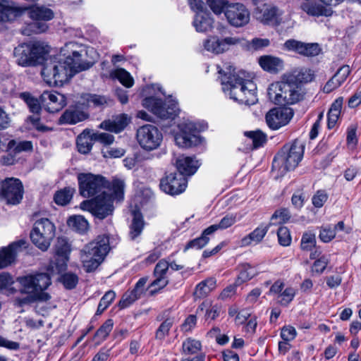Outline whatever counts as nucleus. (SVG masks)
<instances>
[{"instance_id": "nucleus-18", "label": "nucleus", "mask_w": 361, "mask_h": 361, "mask_svg": "<svg viewBox=\"0 0 361 361\" xmlns=\"http://www.w3.org/2000/svg\"><path fill=\"white\" fill-rule=\"evenodd\" d=\"M293 116L290 108H274L266 114L267 126L272 130H278L287 125Z\"/></svg>"}, {"instance_id": "nucleus-43", "label": "nucleus", "mask_w": 361, "mask_h": 361, "mask_svg": "<svg viewBox=\"0 0 361 361\" xmlns=\"http://www.w3.org/2000/svg\"><path fill=\"white\" fill-rule=\"evenodd\" d=\"M48 28V25L40 20H34L22 30V33L25 35L30 36L32 34H39L45 32Z\"/></svg>"}, {"instance_id": "nucleus-48", "label": "nucleus", "mask_w": 361, "mask_h": 361, "mask_svg": "<svg viewBox=\"0 0 361 361\" xmlns=\"http://www.w3.org/2000/svg\"><path fill=\"white\" fill-rule=\"evenodd\" d=\"M315 233L307 231H305L301 238L300 248L303 251H311L316 246Z\"/></svg>"}, {"instance_id": "nucleus-54", "label": "nucleus", "mask_w": 361, "mask_h": 361, "mask_svg": "<svg viewBox=\"0 0 361 361\" xmlns=\"http://www.w3.org/2000/svg\"><path fill=\"white\" fill-rule=\"evenodd\" d=\"M279 243L284 247L289 246L291 243V235L289 229L285 226H281L277 231Z\"/></svg>"}, {"instance_id": "nucleus-44", "label": "nucleus", "mask_w": 361, "mask_h": 361, "mask_svg": "<svg viewBox=\"0 0 361 361\" xmlns=\"http://www.w3.org/2000/svg\"><path fill=\"white\" fill-rule=\"evenodd\" d=\"M257 274V270L256 267H252L249 264H242L236 283L240 284V283L247 281Z\"/></svg>"}, {"instance_id": "nucleus-13", "label": "nucleus", "mask_w": 361, "mask_h": 361, "mask_svg": "<svg viewBox=\"0 0 361 361\" xmlns=\"http://www.w3.org/2000/svg\"><path fill=\"white\" fill-rule=\"evenodd\" d=\"M136 137L141 148L147 152L157 149L163 140L161 131L150 124L140 127L137 130Z\"/></svg>"}, {"instance_id": "nucleus-40", "label": "nucleus", "mask_w": 361, "mask_h": 361, "mask_svg": "<svg viewBox=\"0 0 361 361\" xmlns=\"http://www.w3.org/2000/svg\"><path fill=\"white\" fill-rule=\"evenodd\" d=\"M202 350V343L193 338H186L182 344V353L186 355L197 354Z\"/></svg>"}, {"instance_id": "nucleus-3", "label": "nucleus", "mask_w": 361, "mask_h": 361, "mask_svg": "<svg viewBox=\"0 0 361 361\" xmlns=\"http://www.w3.org/2000/svg\"><path fill=\"white\" fill-rule=\"evenodd\" d=\"M223 91L229 97L245 105H252L257 101L256 85L251 80L245 78V71L235 73V68L226 65L224 69H220Z\"/></svg>"}, {"instance_id": "nucleus-12", "label": "nucleus", "mask_w": 361, "mask_h": 361, "mask_svg": "<svg viewBox=\"0 0 361 361\" xmlns=\"http://www.w3.org/2000/svg\"><path fill=\"white\" fill-rule=\"evenodd\" d=\"M79 190L82 196L90 197L102 193L107 181L100 176L90 173H82L78 175Z\"/></svg>"}, {"instance_id": "nucleus-25", "label": "nucleus", "mask_w": 361, "mask_h": 361, "mask_svg": "<svg viewBox=\"0 0 361 361\" xmlns=\"http://www.w3.org/2000/svg\"><path fill=\"white\" fill-rule=\"evenodd\" d=\"M351 69L348 65H343L340 67L335 74L326 82L323 87V91L330 93L338 88L348 78L350 74Z\"/></svg>"}, {"instance_id": "nucleus-30", "label": "nucleus", "mask_w": 361, "mask_h": 361, "mask_svg": "<svg viewBox=\"0 0 361 361\" xmlns=\"http://www.w3.org/2000/svg\"><path fill=\"white\" fill-rule=\"evenodd\" d=\"M128 123L129 118L128 116L121 114L112 121L108 120L103 121L100 123L99 128L117 133L122 131L127 126Z\"/></svg>"}, {"instance_id": "nucleus-19", "label": "nucleus", "mask_w": 361, "mask_h": 361, "mask_svg": "<svg viewBox=\"0 0 361 361\" xmlns=\"http://www.w3.org/2000/svg\"><path fill=\"white\" fill-rule=\"evenodd\" d=\"M283 47L289 51H294L306 57L319 55L322 49L317 43H305L295 39H288L283 44Z\"/></svg>"}, {"instance_id": "nucleus-28", "label": "nucleus", "mask_w": 361, "mask_h": 361, "mask_svg": "<svg viewBox=\"0 0 361 361\" xmlns=\"http://www.w3.org/2000/svg\"><path fill=\"white\" fill-rule=\"evenodd\" d=\"M269 228V225L261 224L257 227L250 233L243 238L240 245L241 247H246L254 244L259 243L266 235Z\"/></svg>"}, {"instance_id": "nucleus-63", "label": "nucleus", "mask_w": 361, "mask_h": 361, "mask_svg": "<svg viewBox=\"0 0 361 361\" xmlns=\"http://www.w3.org/2000/svg\"><path fill=\"white\" fill-rule=\"evenodd\" d=\"M155 279L151 283L149 288H153L151 291L152 293L157 292L160 289L164 288L169 283L167 277L164 276H154Z\"/></svg>"}, {"instance_id": "nucleus-57", "label": "nucleus", "mask_w": 361, "mask_h": 361, "mask_svg": "<svg viewBox=\"0 0 361 361\" xmlns=\"http://www.w3.org/2000/svg\"><path fill=\"white\" fill-rule=\"evenodd\" d=\"M245 135L252 140L255 148L262 146L266 141V136L260 131L246 132Z\"/></svg>"}, {"instance_id": "nucleus-61", "label": "nucleus", "mask_w": 361, "mask_h": 361, "mask_svg": "<svg viewBox=\"0 0 361 361\" xmlns=\"http://www.w3.org/2000/svg\"><path fill=\"white\" fill-rule=\"evenodd\" d=\"M169 268V262L166 259H161L155 266L154 270V276H166V273Z\"/></svg>"}, {"instance_id": "nucleus-27", "label": "nucleus", "mask_w": 361, "mask_h": 361, "mask_svg": "<svg viewBox=\"0 0 361 361\" xmlns=\"http://www.w3.org/2000/svg\"><path fill=\"white\" fill-rule=\"evenodd\" d=\"M200 164L192 157L180 156L176 160V167L179 173L183 176H191L197 170Z\"/></svg>"}, {"instance_id": "nucleus-46", "label": "nucleus", "mask_w": 361, "mask_h": 361, "mask_svg": "<svg viewBox=\"0 0 361 361\" xmlns=\"http://www.w3.org/2000/svg\"><path fill=\"white\" fill-rule=\"evenodd\" d=\"M67 223L70 227L80 233L87 231L89 226L87 221L80 215L71 216Z\"/></svg>"}, {"instance_id": "nucleus-35", "label": "nucleus", "mask_w": 361, "mask_h": 361, "mask_svg": "<svg viewBox=\"0 0 361 361\" xmlns=\"http://www.w3.org/2000/svg\"><path fill=\"white\" fill-rule=\"evenodd\" d=\"M216 281L214 278H209L200 282L195 287L194 297L196 299L207 297L216 288Z\"/></svg>"}, {"instance_id": "nucleus-11", "label": "nucleus", "mask_w": 361, "mask_h": 361, "mask_svg": "<svg viewBox=\"0 0 361 361\" xmlns=\"http://www.w3.org/2000/svg\"><path fill=\"white\" fill-rule=\"evenodd\" d=\"M142 106L161 119H173L178 114L177 102L169 99L164 103L156 97H148L142 100Z\"/></svg>"}, {"instance_id": "nucleus-14", "label": "nucleus", "mask_w": 361, "mask_h": 361, "mask_svg": "<svg viewBox=\"0 0 361 361\" xmlns=\"http://www.w3.org/2000/svg\"><path fill=\"white\" fill-rule=\"evenodd\" d=\"M23 186L18 178H8L0 183V201L7 204L16 205L23 197Z\"/></svg>"}, {"instance_id": "nucleus-62", "label": "nucleus", "mask_w": 361, "mask_h": 361, "mask_svg": "<svg viewBox=\"0 0 361 361\" xmlns=\"http://www.w3.org/2000/svg\"><path fill=\"white\" fill-rule=\"evenodd\" d=\"M103 157L105 158H120L125 154V150L122 148H104L102 150Z\"/></svg>"}, {"instance_id": "nucleus-37", "label": "nucleus", "mask_w": 361, "mask_h": 361, "mask_svg": "<svg viewBox=\"0 0 361 361\" xmlns=\"http://www.w3.org/2000/svg\"><path fill=\"white\" fill-rule=\"evenodd\" d=\"M133 218L130 227L129 236L131 240H135L141 234L145 224L142 215L140 212L133 211Z\"/></svg>"}, {"instance_id": "nucleus-24", "label": "nucleus", "mask_w": 361, "mask_h": 361, "mask_svg": "<svg viewBox=\"0 0 361 361\" xmlns=\"http://www.w3.org/2000/svg\"><path fill=\"white\" fill-rule=\"evenodd\" d=\"M281 13L275 7L270 5H263L258 8L255 12L256 18L266 25H276L281 23Z\"/></svg>"}, {"instance_id": "nucleus-34", "label": "nucleus", "mask_w": 361, "mask_h": 361, "mask_svg": "<svg viewBox=\"0 0 361 361\" xmlns=\"http://www.w3.org/2000/svg\"><path fill=\"white\" fill-rule=\"evenodd\" d=\"M87 117V115L84 111L76 108H70L61 115L60 122L61 123L75 124L84 121Z\"/></svg>"}, {"instance_id": "nucleus-58", "label": "nucleus", "mask_w": 361, "mask_h": 361, "mask_svg": "<svg viewBox=\"0 0 361 361\" xmlns=\"http://www.w3.org/2000/svg\"><path fill=\"white\" fill-rule=\"evenodd\" d=\"M14 280L13 276L6 272L0 274V290H7L13 292V288L11 286L13 284Z\"/></svg>"}, {"instance_id": "nucleus-21", "label": "nucleus", "mask_w": 361, "mask_h": 361, "mask_svg": "<svg viewBox=\"0 0 361 361\" xmlns=\"http://www.w3.org/2000/svg\"><path fill=\"white\" fill-rule=\"evenodd\" d=\"M26 241L19 240L10 244L0 250V269L11 264L16 259L17 254L26 247Z\"/></svg>"}, {"instance_id": "nucleus-22", "label": "nucleus", "mask_w": 361, "mask_h": 361, "mask_svg": "<svg viewBox=\"0 0 361 361\" xmlns=\"http://www.w3.org/2000/svg\"><path fill=\"white\" fill-rule=\"evenodd\" d=\"M26 9V7H20L13 1L0 0V22L13 21Z\"/></svg>"}, {"instance_id": "nucleus-29", "label": "nucleus", "mask_w": 361, "mask_h": 361, "mask_svg": "<svg viewBox=\"0 0 361 361\" xmlns=\"http://www.w3.org/2000/svg\"><path fill=\"white\" fill-rule=\"evenodd\" d=\"M192 24L197 32H206L212 30L214 20L209 12H199L196 13Z\"/></svg>"}, {"instance_id": "nucleus-33", "label": "nucleus", "mask_w": 361, "mask_h": 361, "mask_svg": "<svg viewBox=\"0 0 361 361\" xmlns=\"http://www.w3.org/2000/svg\"><path fill=\"white\" fill-rule=\"evenodd\" d=\"M93 132L91 130L85 129L77 137V147L78 151L82 154H87L93 146Z\"/></svg>"}, {"instance_id": "nucleus-50", "label": "nucleus", "mask_w": 361, "mask_h": 361, "mask_svg": "<svg viewBox=\"0 0 361 361\" xmlns=\"http://www.w3.org/2000/svg\"><path fill=\"white\" fill-rule=\"evenodd\" d=\"M290 215L286 209H280L276 210L271 217L270 222L268 225H278L287 222Z\"/></svg>"}, {"instance_id": "nucleus-7", "label": "nucleus", "mask_w": 361, "mask_h": 361, "mask_svg": "<svg viewBox=\"0 0 361 361\" xmlns=\"http://www.w3.org/2000/svg\"><path fill=\"white\" fill-rule=\"evenodd\" d=\"M303 154L304 146L299 142L285 145L272 163V171L276 173V177H282L288 171L295 169L301 161Z\"/></svg>"}, {"instance_id": "nucleus-56", "label": "nucleus", "mask_w": 361, "mask_h": 361, "mask_svg": "<svg viewBox=\"0 0 361 361\" xmlns=\"http://www.w3.org/2000/svg\"><path fill=\"white\" fill-rule=\"evenodd\" d=\"M61 283L68 289H72L75 287L78 282V277L73 273H66L61 276Z\"/></svg>"}, {"instance_id": "nucleus-51", "label": "nucleus", "mask_w": 361, "mask_h": 361, "mask_svg": "<svg viewBox=\"0 0 361 361\" xmlns=\"http://www.w3.org/2000/svg\"><path fill=\"white\" fill-rule=\"evenodd\" d=\"M114 326L112 319L106 320L102 326L95 333V338L99 340V342L104 341L108 336L109 333L111 331Z\"/></svg>"}, {"instance_id": "nucleus-17", "label": "nucleus", "mask_w": 361, "mask_h": 361, "mask_svg": "<svg viewBox=\"0 0 361 361\" xmlns=\"http://www.w3.org/2000/svg\"><path fill=\"white\" fill-rule=\"evenodd\" d=\"M160 188L166 194L176 195L185 191L187 187V179L181 173H171L162 178L160 182Z\"/></svg>"}, {"instance_id": "nucleus-49", "label": "nucleus", "mask_w": 361, "mask_h": 361, "mask_svg": "<svg viewBox=\"0 0 361 361\" xmlns=\"http://www.w3.org/2000/svg\"><path fill=\"white\" fill-rule=\"evenodd\" d=\"M20 98H22L25 102L27 104V106L30 109V111L34 114V115H37L41 111V105L39 102L35 97H33L28 92H23L20 94Z\"/></svg>"}, {"instance_id": "nucleus-5", "label": "nucleus", "mask_w": 361, "mask_h": 361, "mask_svg": "<svg viewBox=\"0 0 361 361\" xmlns=\"http://www.w3.org/2000/svg\"><path fill=\"white\" fill-rule=\"evenodd\" d=\"M269 99L279 105L294 104L305 96V91L301 84L294 81V78L284 75L282 80L271 83L267 90Z\"/></svg>"}, {"instance_id": "nucleus-20", "label": "nucleus", "mask_w": 361, "mask_h": 361, "mask_svg": "<svg viewBox=\"0 0 361 361\" xmlns=\"http://www.w3.org/2000/svg\"><path fill=\"white\" fill-rule=\"evenodd\" d=\"M39 99L42 105L51 113L59 111L66 104L64 95L54 91H44Z\"/></svg>"}, {"instance_id": "nucleus-2", "label": "nucleus", "mask_w": 361, "mask_h": 361, "mask_svg": "<svg viewBox=\"0 0 361 361\" xmlns=\"http://www.w3.org/2000/svg\"><path fill=\"white\" fill-rule=\"evenodd\" d=\"M55 252L56 258L54 262H50L48 274L39 273L17 278V282L20 284V295L15 298L14 305L24 307L49 300L50 295L44 290L51 284V276L61 274L67 269L71 247L66 238H58Z\"/></svg>"}, {"instance_id": "nucleus-15", "label": "nucleus", "mask_w": 361, "mask_h": 361, "mask_svg": "<svg viewBox=\"0 0 361 361\" xmlns=\"http://www.w3.org/2000/svg\"><path fill=\"white\" fill-rule=\"evenodd\" d=\"M240 43V39L235 37H226L223 39L211 35L203 40L204 50L213 54H220L228 51L231 46Z\"/></svg>"}, {"instance_id": "nucleus-26", "label": "nucleus", "mask_w": 361, "mask_h": 361, "mask_svg": "<svg viewBox=\"0 0 361 361\" xmlns=\"http://www.w3.org/2000/svg\"><path fill=\"white\" fill-rule=\"evenodd\" d=\"M300 8L307 14L312 16H330L332 14L331 8L317 3L316 0L302 1Z\"/></svg>"}, {"instance_id": "nucleus-39", "label": "nucleus", "mask_w": 361, "mask_h": 361, "mask_svg": "<svg viewBox=\"0 0 361 361\" xmlns=\"http://www.w3.org/2000/svg\"><path fill=\"white\" fill-rule=\"evenodd\" d=\"M205 310V320H214L219 315L220 308L218 305H213L209 300H205L197 307L196 312L200 313Z\"/></svg>"}, {"instance_id": "nucleus-23", "label": "nucleus", "mask_w": 361, "mask_h": 361, "mask_svg": "<svg viewBox=\"0 0 361 361\" xmlns=\"http://www.w3.org/2000/svg\"><path fill=\"white\" fill-rule=\"evenodd\" d=\"M147 280V277H142L140 279L132 290L127 291L123 294L119 302V306L121 308H126L133 303L135 300L140 298L147 290L145 286Z\"/></svg>"}, {"instance_id": "nucleus-6", "label": "nucleus", "mask_w": 361, "mask_h": 361, "mask_svg": "<svg viewBox=\"0 0 361 361\" xmlns=\"http://www.w3.org/2000/svg\"><path fill=\"white\" fill-rule=\"evenodd\" d=\"M110 250L109 238L99 235L87 243L80 252L82 267L87 273L94 271L103 262Z\"/></svg>"}, {"instance_id": "nucleus-32", "label": "nucleus", "mask_w": 361, "mask_h": 361, "mask_svg": "<svg viewBox=\"0 0 361 361\" xmlns=\"http://www.w3.org/2000/svg\"><path fill=\"white\" fill-rule=\"evenodd\" d=\"M262 68L270 73H277L283 69V63L281 59L272 56H262L259 59Z\"/></svg>"}, {"instance_id": "nucleus-38", "label": "nucleus", "mask_w": 361, "mask_h": 361, "mask_svg": "<svg viewBox=\"0 0 361 361\" xmlns=\"http://www.w3.org/2000/svg\"><path fill=\"white\" fill-rule=\"evenodd\" d=\"M110 78L118 80L123 86L130 88L134 85V79L127 71L118 68L110 72Z\"/></svg>"}, {"instance_id": "nucleus-4", "label": "nucleus", "mask_w": 361, "mask_h": 361, "mask_svg": "<svg viewBox=\"0 0 361 361\" xmlns=\"http://www.w3.org/2000/svg\"><path fill=\"white\" fill-rule=\"evenodd\" d=\"M126 183L123 179L115 178L108 185L110 195L103 190L92 200H85L80 203V207L84 211L91 212L100 219L106 218L114 211L113 201L121 202L124 199Z\"/></svg>"}, {"instance_id": "nucleus-16", "label": "nucleus", "mask_w": 361, "mask_h": 361, "mask_svg": "<svg viewBox=\"0 0 361 361\" xmlns=\"http://www.w3.org/2000/svg\"><path fill=\"white\" fill-rule=\"evenodd\" d=\"M223 11L228 21L233 26L242 27L250 20V12L242 4H228L224 6Z\"/></svg>"}, {"instance_id": "nucleus-36", "label": "nucleus", "mask_w": 361, "mask_h": 361, "mask_svg": "<svg viewBox=\"0 0 361 361\" xmlns=\"http://www.w3.org/2000/svg\"><path fill=\"white\" fill-rule=\"evenodd\" d=\"M343 97H338L331 104L328 112V127L332 128L337 123L343 107Z\"/></svg>"}, {"instance_id": "nucleus-8", "label": "nucleus", "mask_w": 361, "mask_h": 361, "mask_svg": "<svg viewBox=\"0 0 361 361\" xmlns=\"http://www.w3.org/2000/svg\"><path fill=\"white\" fill-rule=\"evenodd\" d=\"M48 51V47L40 42L22 43L14 49L13 56L19 66H32L41 63Z\"/></svg>"}, {"instance_id": "nucleus-60", "label": "nucleus", "mask_w": 361, "mask_h": 361, "mask_svg": "<svg viewBox=\"0 0 361 361\" xmlns=\"http://www.w3.org/2000/svg\"><path fill=\"white\" fill-rule=\"evenodd\" d=\"M93 139L104 145H110L114 142V136L109 133H94Z\"/></svg>"}, {"instance_id": "nucleus-47", "label": "nucleus", "mask_w": 361, "mask_h": 361, "mask_svg": "<svg viewBox=\"0 0 361 361\" xmlns=\"http://www.w3.org/2000/svg\"><path fill=\"white\" fill-rule=\"evenodd\" d=\"M236 222V216L231 214H227L223 217L220 222L209 226L208 232L215 233L217 230H224L233 226Z\"/></svg>"}, {"instance_id": "nucleus-59", "label": "nucleus", "mask_w": 361, "mask_h": 361, "mask_svg": "<svg viewBox=\"0 0 361 361\" xmlns=\"http://www.w3.org/2000/svg\"><path fill=\"white\" fill-rule=\"evenodd\" d=\"M295 295V290L292 287H287L279 295V302L282 305H287L293 300Z\"/></svg>"}, {"instance_id": "nucleus-31", "label": "nucleus", "mask_w": 361, "mask_h": 361, "mask_svg": "<svg viewBox=\"0 0 361 361\" xmlns=\"http://www.w3.org/2000/svg\"><path fill=\"white\" fill-rule=\"evenodd\" d=\"M107 99L105 97L92 94H82L77 101V104L82 108L85 107H100L107 104Z\"/></svg>"}, {"instance_id": "nucleus-9", "label": "nucleus", "mask_w": 361, "mask_h": 361, "mask_svg": "<svg viewBox=\"0 0 361 361\" xmlns=\"http://www.w3.org/2000/svg\"><path fill=\"white\" fill-rule=\"evenodd\" d=\"M56 227L47 218H42L35 221L30 233L32 243L42 251H46L49 247L55 236Z\"/></svg>"}, {"instance_id": "nucleus-52", "label": "nucleus", "mask_w": 361, "mask_h": 361, "mask_svg": "<svg viewBox=\"0 0 361 361\" xmlns=\"http://www.w3.org/2000/svg\"><path fill=\"white\" fill-rule=\"evenodd\" d=\"M294 78V81L300 84L302 82H308L313 80L314 74L310 69L302 68L296 75H289Z\"/></svg>"}, {"instance_id": "nucleus-55", "label": "nucleus", "mask_w": 361, "mask_h": 361, "mask_svg": "<svg viewBox=\"0 0 361 361\" xmlns=\"http://www.w3.org/2000/svg\"><path fill=\"white\" fill-rule=\"evenodd\" d=\"M173 324V319L172 318H168L164 320L156 332V338L159 340H163L166 336L168 335L171 327Z\"/></svg>"}, {"instance_id": "nucleus-64", "label": "nucleus", "mask_w": 361, "mask_h": 361, "mask_svg": "<svg viewBox=\"0 0 361 361\" xmlns=\"http://www.w3.org/2000/svg\"><path fill=\"white\" fill-rule=\"evenodd\" d=\"M297 335L295 329L291 326H286L281 329V337L283 341H291Z\"/></svg>"}, {"instance_id": "nucleus-10", "label": "nucleus", "mask_w": 361, "mask_h": 361, "mask_svg": "<svg viewBox=\"0 0 361 361\" xmlns=\"http://www.w3.org/2000/svg\"><path fill=\"white\" fill-rule=\"evenodd\" d=\"M199 128L196 123L185 121L178 125V131L174 133V140L179 147L189 148L197 146L202 142V137L198 135Z\"/></svg>"}, {"instance_id": "nucleus-41", "label": "nucleus", "mask_w": 361, "mask_h": 361, "mask_svg": "<svg viewBox=\"0 0 361 361\" xmlns=\"http://www.w3.org/2000/svg\"><path fill=\"white\" fill-rule=\"evenodd\" d=\"M30 16L33 20H49L54 18V12L50 8L37 6L31 9Z\"/></svg>"}, {"instance_id": "nucleus-1", "label": "nucleus", "mask_w": 361, "mask_h": 361, "mask_svg": "<svg viewBox=\"0 0 361 361\" xmlns=\"http://www.w3.org/2000/svg\"><path fill=\"white\" fill-rule=\"evenodd\" d=\"M96 56L93 48L69 42L61 47L59 55L46 60L42 76L49 86L62 85L76 73L90 68Z\"/></svg>"}, {"instance_id": "nucleus-45", "label": "nucleus", "mask_w": 361, "mask_h": 361, "mask_svg": "<svg viewBox=\"0 0 361 361\" xmlns=\"http://www.w3.org/2000/svg\"><path fill=\"white\" fill-rule=\"evenodd\" d=\"M209 227L204 229L202 231V233L200 237L197 238L190 242L186 245L185 249L189 248H196L201 249L204 247L209 241V235L214 234V232H208Z\"/></svg>"}, {"instance_id": "nucleus-53", "label": "nucleus", "mask_w": 361, "mask_h": 361, "mask_svg": "<svg viewBox=\"0 0 361 361\" xmlns=\"http://www.w3.org/2000/svg\"><path fill=\"white\" fill-rule=\"evenodd\" d=\"M116 294L114 291L109 290L105 293L99 301L97 314H102L114 300Z\"/></svg>"}, {"instance_id": "nucleus-42", "label": "nucleus", "mask_w": 361, "mask_h": 361, "mask_svg": "<svg viewBox=\"0 0 361 361\" xmlns=\"http://www.w3.org/2000/svg\"><path fill=\"white\" fill-rule=\"evenodd\" d=\"M74 192L75 190L71 188H65L57 191L54 197L55 203L61 206L66 205L71 200Z\"/></svg>"}]
</instances>
